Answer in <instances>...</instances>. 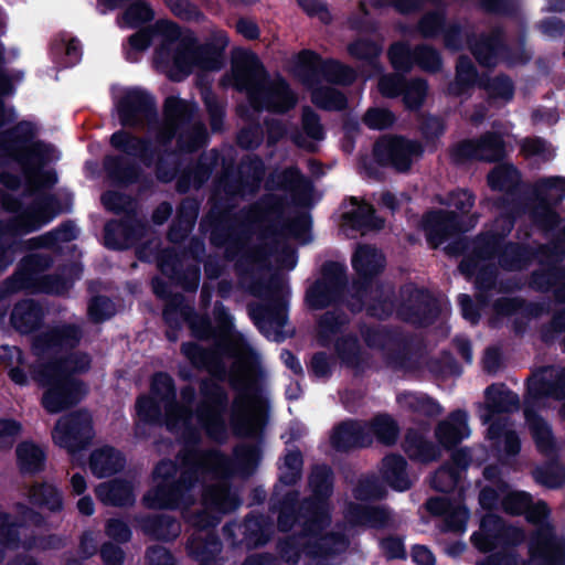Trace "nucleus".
<instances>
[{"mask_svg":"<svg viewBox=\"0 0 565 565\" xmlns=\"http://www.w3.org/2000/svg\"><path fill=\"white\" fill-rule=\"evenodd\" d=\"M536 198L544 204V211L550 214V205L565 199V178L550 177L541 179L535 185Z\"/></svg>","mask_w":565,"mask_h":565,"instance_id":"473e14b6","label":"nucleus"},{"mask_svg":"<svg viewBox=\"0 0 565 565\" xmlns=\"http://www.w3.org/2000/svg\"><path fill=\"white\" fill-rule=\"evenodd\" d=\"M519 403L516 394L503 385H492L486 391V403L480 411V418L488 424L495 415L518 411Z\"/></svg>","mask_w":565,"mask_h":565,"instance_id":"aec40b11","label":"nucleus"},{"mask_svg":"<svg viewBox=\"0 0 565 565\" xmlns=\"http://www.w3.org/2000/svg\"><path fill=\"white\" fill-rule=\"evenodd\" d=\"M519 180L518 171L508 164L495 167L488 175L489 185L497 191H510Z\"/></svg>","mask_w":565,"mask_h":565,"instance_id":"a18cd8bd","label":"nucleus"},{"mask_svg":"<svg viewBox=\"0 0 565 565\" xmlns=\"http://www.w3.org/2000/svg\"><path fill=\"white\" fill-rule=\"evenodd\" d=\"M22 522L15 524L7 513L0 511V562L9 552L26 551L36 545L30 534V525L40 522L39 515L23 505L17 507Z\"/></svg>","mask_w":565,"mask_h":565,"instance_id":"f8f14e48","label":"nucleus"},{"mask_svg":"<svg viewBox=\"0 0 565 565\" xmlns=\"http://www.w3.org/2000/svg\"><path fill=\"white\" fill-rule=\"evenodd\" d=\"M143 530L160 540H171L179 535L180 525L168 516L149 518L142 523Z\"/></svg>","mask_w":565,"mask_h":565,"instance_id":"a19ab883","label":"nucleus"},{"mask_svg":"<svg viewBox=\"0 0 565 565\" xmlns=\"http://www.w3.org/2000/svg\"><path fill=\"white\" fill-rule=\"evenodd\" d=\"M292 73L312 89V102L329 110L342 109L345 106V97L332 87L313 88V84L322 79L349 84L355 78L353 70L335 61L322 62L311 51H303L296 56Z\"/></svg>","mask_w":565,"mask_h":565,"instance_id":"1a4fd4ad","label":"nucleus"},{"mask_svg":"<svg viewBox=\"0 0 565 565\" xmlns=\"http://www.w3.org/2000/svg\"><path fill=\"white\" fill-rule=\"evenodd\" d=\"M469 436L468 416L461 411H456L450 414L436 429V437L445 447L455 446Z\"/></svg>","mask_w":565,"mask_h":565,"instance_id":"a878e982","label":"nucleus"},{"mask_svg":"<svg viewBox=\"0 0 565 565\" xmlns=\"http://www.w3.org/2000/svg\"><path fill=\"white\" fill-rule=\"evenodd\" d=\"M277 185L289 191L292 200L298 203H306L311 192V183L303 179L299 171L290 168L277 175Z\"/></svg>","mask_w":565,"mask_h":565,"instance_id":"f704fd0d","label":"nucleus"},{"mask_svg":"<svg viewBox=\"0 0 565 565\" xmlns=\"http://www.w3.org/2000/svg\"><path fill=\"white\" fill-rule=\"evenodd\" d=\"M125 459L111 447L96 449L89 460L92 472L97 478H104L116 473L124 468Z\"/></svg>","mask_w":565,"mask_h":565,"instance_id":"c85d7f7f","label":"nucleus"},{"mask_svg":"<svg viewBox=\"0 0 565 565\" xmlns=\"http://www.w3.org/2000/svg\"><path fill=\"white\" fill-rule=\"evenodd\" d=\"M252 316L258 329L267 339L278 342L282 341L288 335V331L286 330L287 316L285 301L275 310H253Z\"/></svg>","mask_w":565,"mask_h":565,"instance_id":"5701e85b","label":"nucleus"},{"mask_svg":"<svg viewBox=\"0 0 565 565\" xmlns=\"http://www.w3.org/2000/svg\"><path fill=\"white\" fill-rule=\"evenodd\" d=\"M381 473L385 482L394 490L405 491L412 484L406 470V461L402 456L385 457L382 461Z\"/></svg>","mask_w":565,"mask_h":565,"instance_id":"c756f323","label":"nucleus"},{"mask_svg":"<svg viewBox=\"0 0 565 565\" xmlns=\"http://www.w3.org/2000/svg\"><path fill=\"white\" fill-rule=\"evenodd\" d=\"M525 418L537 448L544 454H550L554 448V441L548 425L529 408L525 409Z\"/></svg>","mask_w":565,"mask_h":565,"instance_id":"4c0bfd02","label":"nucleus"},{"mask_svg":"<svg viewBox=\"0 0 565 565\" xmlns=\"http://www.w3.org/2000/svg\"><path fill=\"white\" fill-rule=\"evenodd\" d=\"M81 332L74 326H62L36 337L35 361L30 367L34 380L45 392L42 405L49 413H58L79 402L87 392L83 382L73 377L89 370L90 356L84 352L64 353L78 343Z\"/></svg>","mask_w":565,"mask_h":565,"instance_id":"f03ea898","label":"nucleus"},{"mask_svg":"<svg viewBox=\"0 0 565 565\" xmlns=\"http://www.w3.org/2000/svg\"><path fill=\"white\" fill-rule=\"evenodd\" d=\"M390 60L397 71H407L415 62L414 53H411L404 44H394L390 50Z\"/></svg>","mask_w":565,"mask_h":565,"instance_id":"052dcab7","label":"nucleus"},{"mask_svg":"<svg viewBox=\"0 0 565 565\" xmlns=\"http://www.w3.org/2000/svg\"><path fill=\"white\" fill-rule=\"evenodd\" d=\"M500 501L503 510L511 514L526 511L527 521L539 526L529 542V561L526 563L514 554L491 555L480 565H565V539L555 535L545 522L548 509L544 502L531 507L525 492L511 491L508 484L499 486L498 490L484 488L480 493V503L486 509L497 507Z\"/></svg>","mask_w":565,"mask_h":565,"instance_id":"423d86ee","label":"nucleus"},{"mask_svg":"<svg viewBox=\"0 0 565 565\" xmlns=\"http://www.w3.org/2000/svg\"><path fill=\"white\" fill-rule=\"evenodd\" d=\"M2 205L6 211L13 213L6 230L13 233L35 231L51 222L60 212L56 200L52 195L40 198L31 206L24 209L12 198L3 199Z\"/></svg>","mask_w":565,"mask_h":565,"instance_id":"9b49d317","label":"nucleus"},{"mask_svg":"<svg viewBox=\"0 0 565 565\" xmlns=\"http://www.w3.org/2000/svg\"><path fill=\"white\" fill-rule=\"evenodd\" d=\"M488 438L498 451L508 456L516 455L520 450L519 436L508 422L492 423L488 430Z\"/></svg>","mask_w":565,"mask_h":565,"instance_id":"7c9ffc66","label":"nucleus"},{"mask_svg":"<svg viewBox=\"0 0 565 565\" xmlns=\"http://www.w3.org/2000/svg\"><path fill=\"white\" fill-rule=\"evenodd\" d=\"M352 264L356 273L369 278L379 274L384 268V256L376 248L371 246H360L352 258Z\"/></svg>","mask_w":565,"mask_h":565,"instance_id":"2f4dec72","label":"nucleus"},{"mask_svg":"<svg viewBox=\"0 0 565 565\" xmlns=\"http://www.w3.org/2000/svg\"><path fill=\"white\" fill-rule=\"evenodd\" d=\"M233 470L230 461L216 451L185 447L179 480L172 461L160 462L153 472V488L143 498L145 504L151 509L177 508L180 503L188 504L193 493L200 492L202 513L193 518L185 515V519L199 529L212 526L222 514L239 505L237 494L227 487V477Z\"/></svg>","mask_w":565,"mask_h":565,"instance_id":"f257e3e1","label":"nucleus"},{"mask_svg":"<svg viewBox=\"0 0 565 565\" xmlns=\"http://www.w3.org/2000/svg\"><path fill=\"white\" fill-rule=\"evenodd\" d=\"M151 97L139 88L128 89L117 105L119 120L124 126L135 125L141 115L152 111Z\"/></svg>","mask_w":565,"mask_h":565,"instance_id":"4be33fe9","label":"nucleus"},{"mask_svg":"<svg viewBox=\"0 0 565 565\" xmlns=\"http://www.w3.org/2000/svg\"><path fill=\"white\" fill-rule=\"evenodd\" d=\"M170 8L174 15L188 20V21H200L203 19V14L186 0H163Z\"/></svg>","mask_w":565,"mask_h":565,"instance_id":"680f3d73","label":"nucleus"},{"mask_svg":"<svg viewBox=\"0 0 565 565\" xmlns=\"http://www.w3.org/2000/svg\"><path fill=\"white\" fill-rule=\"evenodd\" d=\"M344 322L345 319L341 315L327 312L320 320L318 330L322 344H327L328 341L334 338Z\"/></svg>","mask_w":565,"mask_h":565,"instance_id":"13d9d810","label":"nucleus"},{"mask_svg":"<svg viewBox=\"0 0 565 565\" xmlns=\"http://www.w3.org/2000/svg\"><path fill=\"white\" fill-rule=\"evenodd\" d=\"M475 84L483 86L489 96L493 99L508 102L513 96V85L509 78L500 76L487 83L483 79L477 82L476 72L470 60L460 57L457 64L456 83L450 87V92L460 95Z\"/></svg>","mask_w":565,"mask_h":565,"instance_id":"dca6fc26","label":"nucleus"},{"mask_svg":"<svg viewBox=\"0 0 565 565\" xmlns=\"http://www.w3.org/2000/svg\"><path fill=\"white\" fill-rule=\"evenodd\" d=\"M535 480L548 488H558L565 483V468L558 465H550L534 471Z\"/></svg>","mask_w":565,"mask_h":565,"instance_id":"6e6d98bb","label":"nucleus"},{"mask_svg":"<svg viewBox=\"0 0 565 565\" xmlns=\"http://www.w3.org/2000/svg\"><path fill=\"white\" fill-rule=\"evenodd\" d=\"M40 319V308L29 300L18 303L11 315L13 327L22 333L32 331L38 326Z\"/></svg>","mask_w":565,"mask_h":565,"instance_id":"e433bc0d","label":"nucleus"},{"mask_svg":"<svg viewBox=\"0 0 565 565\" xmlns=\"http://www.w3.org/2000/svg\"><path fill=\"white\" fill-rule=\"evenodd\" d=\"M153 38L159 41L154 65L173 81H181L195 70H218L228 45V38L222 30H213L205 44L198 45L192 33L182 32L175 23L162 20L153 29L142 30L129 38L127 58L136 60L134 53L146 50Z\"/></svg>","mask_w":565,"mask_h":565,"instance_id":"7ed1b4c3","label":"nucleus"},{"mask_svg":"<svg viewBox=\"0 0 565 565\" xmlns=\"http://www.w3.org/2000/svg\"><path fill=\"white\" fill-rule=\"evenodd\" d=\"M182 405L174 403V385L172 379L166 373H158L151 383V395L142 396L137 401L136 409L139 422H158L161 411H166V425L169 430L181 433L185 447L195 446L198 430L204 429L206 434L220 440L225 435V425L221 412L225 397L215 388L211 397H206L195 414L190 412V404L194 397V391L186 387L182 391Z\"/></svg>","mask_w":565,"mask_h":565,"instance_id":"20e7f679","label":"nucleus"},{"mask_svg":"<svg viewBox=\"0 0 565 565\" xmlns=\"http://www.w3.org/2000/svg\"><path fill=\"white\" fill-rule=\"evenodd\" d=\"M523 540V531L505 526L502 520L494 514H487L481 521L479 532L472 535L473 545L484 553L499 546L520 544Z\"/></svg>","mask_w":565,"mask_h":565,"instance_id":"2eb2a0df","label":"nucleus"},{"mask_svg":"<svg viewBox=\"0 0 565 565\" xmlns=\"http://www.w3.org/2000/svg\"><path fill=\"white\" fill-rule=\"evenodd\" d=\"M394 121V115L385 108H370L364 116V122L371 129H385L391 127Z\"/></svg>","mask_w":565,"mask_h":565,"instance_id":"bf43d9fd","label":"nucleus"},{"mask_svg":"<svg viewBox=\"0 0 565 565\" xmlns=\"http://www.w3.org/2000/svg\"><path fill=\"white\" fill-rule=\"evenodd\" d=\"M188 548L195 558L202 563H207L212 556L220 553L221 544L215 536L210 534L203 536L199 533L189 541Z\"/></svg>","mask_w":565,"mask_h":565,"instance_id":"58836bf2","label":"nucleus"},{"mask_svg":"<svg viewBox=\"0 0 565 565\" xmlns=\"http://www.w3.org/2000/svg\"><path fill=\"white\" fill-rule=\"evenodd\" d=\"M371 443L372 437L366 434V424L360 422H344L334 429L331 436V444L338 450L364 447Z\"/></svg>","mask_w":565,"mask_h":565,"instance_id":"b1692460","label":"nucleus"},{"mask_svg":"<svg viewBox=\"0 0 565 565\" xmlns=\"http://www.w3.org/2000/svg\"><path fill=\"white\" fill-rule=\"evenodd\" d=\"M231 83L247 97L256 109L287 111L297 103V96L280 77L268 79L257 58L250 52H237L233 57Z\"/></svg>","mask_w":565,"mask_h":565,"instance_id":"6e6552de","label":"nucleus"},{"mask_svg":"<svg viewBox=\"0 0 565 565\" xmlns=\"http://www.w3.org/2000/svg\"><path fill=\"white\" fill-rule=\"evenodd\" d=\"M521 149L526 157H539L544 160L553 157V151L550 149L548 145L539 138L524 140Z\"/></svg>","mask_w":565,"mask_h":565,"instance_id":"69168bd1","label":"nucleus"},{"mask_svg":"<svg viewBox=\"0 0 565 565\" xmlns=\"http://www.w3.org/2000/svg\"><path fill=\"white\" fill-rule=\"evenodd\" d=\"M468 455L466 451H459L455 454L454 461L456 463V468L452 467H443L440 468L431 479V486L441 492H447L451 490L458 482L459 478V469H462L467 466Z\"/></svg>","mask_w":565,"mask_h":565,"instance_id":"c9c22d12","label":"nucleus"},{"mask_svg":"<svg viewBox=\"0 0 565 565\" xmlns=\"http://www.w3.org/2000/svg\"><path fill=\"white\" fill-rule=\"evenodd\" d=\"M423 228L433 247L441 245L462 231L452 213L445 211L428 213L423 221Z\"/></svg>","mask_w":565,"mask_h":565,"instance_id":"6ab92c4d","label":"nucleus"},{"mask_svg":"<svg viewBox=\"0 0 565 565\" xmlns=\"http://www.w3.org/2000/svg\"><path fill=\"white\" fill-rule=\"evenodd\" d=\"M345 267L330 263L323 267L322 278L307 292V302L311 308L319 309L335 300L344 286Z\"/></svg>","mask_w":565,"mask_h":565,"instance_id":"a211bd4d","label":"nucleus"},{"mask_svg":"<svg viewBox=\"0 0 565 565\" xmlns=\"http://www.w3.org/2000/svg\"><path fill=\"white\" fill-rule=\"evenodd\" d=\"M382 225V220L374 216L372 206L360 203L355 198L350 200V205L343 212V226L365 233L381 228Z\"/></svg>","mask_w":565,"mask_h":565,"instance_id":"393cba45","label":"nucleus"},{"mask_svg":"<svg viewBox=\"0 0 565 565\" xmlns=\"http://www.w3.org/2000/svg\"><path fill=\"white\" fill-rule=\"evenodd\" d=\"M414 57L415 62L418 63L420 67L428 71H435L440 65L438 53L430 47H418L414 52Z\"/></svg>","mask_w":565,"mask_h":565,"instance_id":"774afa93","label":"nucleus"},{"mask_svg":"<svg viewBox=\"0 0 565 565\" xmlns=\"http://www.w3.org/2000/svg\"><path fill=\"white\" fill-rule=\"evenodd\" d=\"M18 462L23 471L34 472L43 467V450L31 443H23L17 448Z\"/></svg>","mask_w":565,"mask_h":565,"instance_id":"37998d69","label":"nucleus"},{"mask_svg":"<svg viewBox=\"0 0 565 565\" xmlns=\"http://www.w3.org/2000/svg\"><path fill=\"white\" fill-rule=\"evenodd\" d=\"M302 458L299 451H289L279 467V481L284 484L295 483L301 473Z\"/></svg>","mask_w":565,"mask_h":565,"instance_id":"603ef678","label":"nucleus"},{"mask_svg":"<svg viewBox=\"0 0 565 565\" xmlns=\"http://www.w3.org/2000/svg\"><path fill=\"white\" fill-rule=\"evenodd\" d=\"M405 450L409 457L423 462L435 460L439 452L438 449L422 437L407 436L405 441Z\"/></svg>","mask_w":565,"mask_h":565,"instance_id":"09e8293b","label":"nucleus"},{"mask_svg":"<svg viewBox=\"0 0 565 565\" xmlns=\"http://www.w3.org/2000/svg\"><path fill=\"white\" fill-rule=\"evenodd\" d=\"M497 224H500L502 230L499 233H491L489 235L482 236L477 242V260L475 258H466L460 264V270L462 274L467 276L476 275L477 268L479 267V260L491 258L497 254L499 255V263L508 268H514V264H509L504 258V255L511 254L513 256H519V248L514 245L505 246L503 252L501 253V239L502 237L509 233L512 228V221L509 216L500 217L497 220Z\"/></svg>","mask_w":565,"mask_h":565,"instance_id":"ddd939ff","label":"nucleus"},{"mask_svg":"<svg viewBox=\"0 0 565 565\" xmlns=\"http://www.w3.org/2000/svg\"><path fill=\"white\" fill-rule=\"evenodd\" d=\"M196 106L177 97H169L166 100V122L160 135L161 142L169 140L178 130H181L179 142L181 149L192 151L206 141L205 128L194 122L190 128L185 126L192 120Z\"/></svg>","mask_w":565,"mask_h":565,"instance_id":"9d476101","label":"nucleus"},{"mask_svg":"<svg viewBox=\"0 0 565 565\" xmlns=\"http://www.w3.org/2000/svg\"><path fill=\"white\" fill-rule=\"evenodd\" d=\"M366 424V434H374L379 441L390 445L396 440L398 429L388 416H376L372 423Z\"/></svg>","mask_w":565,"mask_h":565,"instance_id":"49530a36","label":"nucleus"},{"mask_svg":"<svg viewBox=\"0 0 565 565\" xmlns=\"http://www.w3.org/2000/svg\"><path fill=\"white\" fill-rule=\"evenodd\" d=\"M351 525L382 526L388 521V513L384 509L369 505L351 507L347 512Z\"/></svg>","mask_w":565,"mask_h":565,"instance_id":"72a5a7b5","label":"nucleus"},{"mask_svg":"<svg viewBox=\"0 0 565 565\" xmlns=\"http://www.w3.org/2000/svg\"><path fill=\"white\" fill-rule=\"evenodd\" d=\"M114 305L107 298H95L88 307V315L94 321H103L114 315Z\"/></svg>","mask_w":565,"mask_h":565,"instance_id":"338daca9","label":"nucleus"},{"mask_svg":"<svg viewBox=\"0 0 565 565\" xmlns=\"http://www.w3.org/2000/svg\"><path fill=\"white\" fill-rule=\"evenodd\" d=\"M260 459L259 449L256 446H241L235 450L237 470L243 475H249Z\"/></svg>","mask_w":565,"mask_h":565,"instance_id":"5fc2aeb1","label":"nucleus"},{"mask_svg":"<svg viewBox=\"0 0 565 565\" xmlns=\"http://www.w3.org/2000/svg\"><path fill=\"white\" fill-rule=\"evenodd\" d=\"M374 154L382 163L405 171L422 154V148L417 142L399 137H384L375 145Z\"/></svg>","mask_w":565,"mask_h":565,"instance_id":"f3484780","label":"nucleus"},{"mask_svg":"<svg viewBox=\"0 0 565 565\" xmlns=\"http://www.w3.org/2000/svg\"><path fill=\"white\" fill-rule=\"evenodd\" d=\"M218 354L222 361L225 356L233 360L230 380L239 391L233 406V429L239 436H256L266 418V403L257 386L260 361L243 335L231 328L226 315Z\"/></svg>","mask_w":565,"mask_h":565,"instance_id":"39448f33","label":"nucleus"},{"mask_svg":"<svg viewBox=\"0 0 565 565\" xmlns=\"http://www.w3.org/2000/svg\"><path fill=\"white\" fill-rule=\"evenodd\" d=\"M111 145L116 149L132 156L143 157L147 150V147L142 141L130 137L127 132L124 131L115 132L111 136Z\"/></svg>","mask_w":565,"mask_h":565,"instance_id":"4d7b16f0","label":"nucleus"},{"mask_svg":"<svg viewBox=\"0 0 565 565\" xmlns=\"http://www.w3.org/2000/svg\"><path fill=\"white\" fill-rule=\"evenodd\" d=\"M30 499L33 503L46 507L51 511L62 508V493L52 484H41L34 487L30 492Z\"/></svg>","mask_w":565,"mask_h":565,"instance_id":"de8ad7c7","label":"nucleus"},{"mask_svg":"<svg viewBox=\"0 0 565 565\" xmlns=\"http://www.w3.org/2000/svg\"><path fill=\"white\" fill-rule=\"evenodd\" d=\"M97 498L108 505H127L135 501L134 487L126 480H113L96 488Z\"/></svg>","mask_w":565,"mask_h":565,"instance_id":"cd10ccee","label":"nucleus"},{"mask_svg":"<svg viewBox=\"0 0 565 565\" xmlns=\"http://www.w3.org/2000/svg\"><path fill=\"white\" fill-rule=\"evenodd\" d=\"M397 402L402 408L418 412L428 416L440 413L439 405L424 394L403 393L397 397Z\"/></svg>","mask_w":565,"mask_h":565,"instance_id":"ea45409f","label":"nucleus"},{"mask_svg":"<svg viewBox=\"0 0 565 565\" xmlns=\"http://www.w3.org/2000/svg\"><path fill=\"white\" fill-rule=\"evenodd\" d=\"M105 244L110 248H127L132 244L126 224L109 222L105 226Z\"/></svg>","mask_w":565,"mask_h":565,"instance_id":"3c124183","label":"nucleus"},{"mask_svg":"<svg viewBox=\"0 0 565 565\" xmlns=\"http://www.w3.org/2000/svg\"><path fill=\"white\" fill-rule=\"evenodd\" d=\"M427 509L434 514L445 516L449 530L463 532L468 521V511L461 504H450L444 498H433L427 502Z\"/></svg>","mask_w":565,"mask_h":565,"instance_id":"bb28decb","label":"nucleus"},{"mask_svg":"<svg viewBox=\"0 0 565 565\" xmlns=\"http://www.w3.org/2000/svg\"><path fill=\"white\" fill-rule=\"evenodd\" d=\"M427 92L425 82L415 79L409 82L404 89V102L408 108L418 107Z\"/></svg>","mask_w":565,"mask_h":565,"instance_id":"e2e57ef3","label":"nucleus"},{"mask_svg":"<svg viewBox=\"0 0 565 565\" xmlns=\"http://www.w3.org/2000/svg\"><path fill=\"white\" fill-rule=\"evenodd\" d=\"M472 50L481 65L492 66L498 62L501 44L498 39H484L476 44Z\"/></svg>","mask_w":565,"mask_h":565,"instance_id":"864d4df0","label":"nucleus"},{"mask_svg":"<svg viewBox=\"0 0 565 565\" xmlns=\"http://www.w3.org/2000/svg\"><path fill=\"white\" fill-rule=\"evenodd\" d=\"M0 363L9 367V375L13 382L23 385L26 383V376L20 365H23L22 354L19 348L0 345Z\"/></svg>","mask_w":565,"mask_h":565,"instance_id":"79ce46f5","label":"nucleus"},{"mask_svg":"<svg viewBox=\"0 0 565 565\" xmlns=\"http://www.w3.org/2000/svg\"><path fill=\"white\" fill-rule=\"evenodd\" d=\"M339 356L348 364L354 365L358 361L359 347L355 338L345 337L337 340L335 344Z\"/></svg>","mask_w":565,"mask_h":565,"instance_id":"0e129e2a","label":"nucleus"},{"mask_svg":"<svg viewBox=\"0 0 565 565\" xmlns=\"http://www.w3.org/2000/svg\"><path fill=\"white\" fill-rule=\"evenodd\" d=\"M54 443L75 452L93 438L92 418L87 412L70 414L58 419L52 433Z\"/></svg>","mask_w":565,"mask_h":565,"instance_id":"4468645a","label":"nucleus"},{"mask_svg":"<svg viewBox=\"0 0 565 565\" xmlns=\"http://www.w3.org/2000/svg\"><path fill=\"white\" fill-rule=\"evenodd\" d=\"M182 352L195 366L205 367L210 373L220 375L215 353L207 352L195 343H184Z\"/></svg>","mask_w":565,"mask_h":565,"instance_id":"c03bdc74","label":"nucleus"},{"mask_svg":"<svg viewBox=\"0 0 565 565\" xmlns=\"http://www.w3.org/2000/svg\"><path fill=\"white\" fill-rule=\"evenodd\" d=\"M152 18L153 11L151 8L146 2L137 1L125 11L118 24L121 28H137Z\"/></svg>","mask_w":565,"mask_h":565,"instance_id":"8fccbe9b","label":"nucleus"},{"mask_svg":"<svg viewBox=\"0 0 565 565\" xmlns=\"http://www.w3.org/2000/svg\"><path fill=\"white\" fill-rule=\"evenodd\" d=\"M309 486L313 492V499L306 501L297 518L289 513L290 504L295 500L292 497L284 504L278 525L282 531L292 527L294 522H299L307 535L316 539L319 552L316 554H330L343 551L348 542L343 536L331 534L320 535L321 531L329 524V509L327 504V497L331 492V471L326 466H320L313 469L309 478Z\"/></svg>","mask_w":565,"mask_h":565,"instance_id":"0eeeda50","label":"nucleus"},{"mask_svg":"<svg viewBox=\"0 0 565 565\" xmlns=\"http://www.w3.org/2000/svg\"><path fill=\"white\" fill-rule=\"evenodd\" d=\"M460 158L493 161L503 156L504 148L500 136L484 135L480 140H468L457 148Z\"/></svg>","mask_w":565,"mask_h":565,"instance_id":"412c9836","label":"nucleus"}]
</instances>
